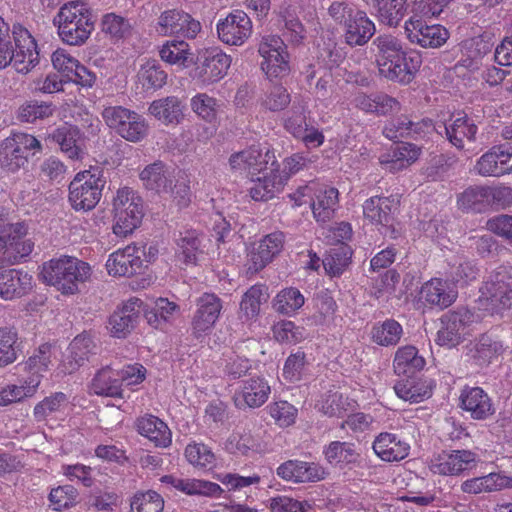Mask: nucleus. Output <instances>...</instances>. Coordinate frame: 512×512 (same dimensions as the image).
<instances>
[{
  "mask_svg": "<svg viewBox=\"0 0 512 512\" xmlns=\"http://www.w3.org/2000/svg\"><path fill=\"white\" fill-rule=\"evenodd\" d=\"M379 74L401 84H409L421 66L420 54L408 51L403 42L391 34H381L371 43Z\"/></svg>",
  "mask_w": 512,
  "mask_h": 512,
  "instance_id": "obj_1",
  "label": "nucleus"
},
{
  "mask_svg": "<svg viewBox=\"0 0 512 512\" xmlns=\"http://www.w3.org/2000/svg\"><path fill=\"white\" fill-rule=\"evenodd\" d=\"M28 228L24 221H15L10 210L0 205V264L11 266L25 260L34 244L26 239Z\"/></svg>",
  "mask_w": 512,
  "mask_h": 512,
  "instance_id": "obj_2",
  "label": "nucleus"
},
{
  "mask_svg": "<svg viewBox=\"0 0 512 512\" xmlns=\"http://www.w3.org/2000/svg\"><path fill=\"white\" fill-rule=\"evenodd\" d=\"M63 42L72 46L83 45L94 30L93 15L80 1L65 3L54 18Z\"/></svg>",
  "mask_w": 512,
  "mask_h": 512,
  "instance_id": "obj_3",
  "label": "nucleus"
},
{
  "mask_svg": "<svg viewBox=\"0 0 512 512\" xmlns=\"http://www.w3.org/2000/svg\"><path fill=\"white\" fill-rule=\"evenodd\" d=\"M88 263L71 256L53 258L42 265L41 277L49 285L55 286L63 294H74L78 284L90 276Z\"/></svg>",
  "mask_w": 512,
  "mask_h": 512,
  "instance_id": "obj_4",
  "label": "nucleus"
},
{
  "mask_svg": "<svg viewBox=\"0 0 512 512\" xmlns=\"http://www.w3.org/2000/svg\"><path fill=\"white\" fill-rule=\"evenodd\" d=\"M12 35L15 47L10 41L0 43V69L9 64L19 73L26 74L39 63L37 43L30 32L20 24H14Z\"/></svg>",
  "mask_w": 512,
  "mask_h": 512,
  "instance_id": "obj_5",
  "label": "nucleus"
},
{
  "mask_svg": "<svg viewBox=\"0 0 512 512\" xmlns=\"http://www.w3.org/2000/svg\"><path fill=\"white\" fill-rule=\"evenodd\" d=\"M113 233L125 238L140 224L144 216L143 200L131 188L119 189L113 198Z\"/></svg>",
  "mask_w": 512,
  "mask_h": 512,
  "instance_id": "obj_6",
  "label": "nucleus"
},
{
  "mask_svg": "<svg viewBox=\"0 0 512 512\" xmlns=\"http://www.w3.org/2000/svg\"><path fill=\"white\" fill-rule=\"evenodd\" d=\"M106 184L103 170L91 167L76 174L69 185V201L76 210H91L101 199Z\"/></svg>",
  "mask_w": 512,
  "mask_h": 512,
  "instance_id": "obj_7",
  "label": "nucleus"
},
{
  "mask_svg": "<svg viewBox=\"0 0 512 512\" xmlns=\"http://www.w3.org/2000/svg\"><path fill=\"white\" fill-rule=\"evenodd\" d=\"M42 151L41 142L27 133H13L0 145V165L8 172H16L28 164L30 156Z\"/></svg>",
  "mask_w": 512,
  "mask_h": 512,
  "instance_id": "obj_8",
  "label": "nucleus"
},
{
  "mask_svg": "<svg viewBox=\"0 0 512 512\" xmlns=\"http://www.w3.org/2000/svg\"><path fill=\"white\" fill-rule=\"evenodd\" d=\"M511 276L504 267L493 271L479 289L480 305L491 313H499L512 305Z\"/></svg>",
  "mask_w": 512,
  "mask_h": 512,
  "instance_id": "obj_9",
  "label": "nucleus"
},
{
  "mask_svg": "<svg viewBox=\"0 0 512 512\" xmlns=\"http://www.w3.org/2000/svg\"><path fill=\"white\" fill-rule=\"evenodd\" d=\"M106 124L123 139L137 143L148 134L146 120L136 113L121 106L107 107L103 111Z\"/></svg>",
  "mask_w": 512,
  "mask_h": 512,
  "instance_id": "obj_10",
  "label": "nucleus"
},
{
  "mask_svg": "<svg viewBox=\"0 0 512 512\" xmlns=\"http://www.w3.org/2000/svg\"><path fill=\"white\" fill-rule=\"evenodd\" d=\"M399 199L394 196H373L363 204V214L371 223L380 225L381 233L390 238L399 236V229L396 227L395 214L399 208Z\"/></svg>",
  "mask_w": 512,
  "mask_h": 512,
  "instance_id": "obj_11",
  "label": "nucleus"
},
{
  "mask_svg": "<svg viewBox=\"0 0 512 512\" xmlns=\"http://www.w3.org/2000/svg\"><path fill=\"white\" fill-rule=\"evenodd\" d=\"M258 52L263 57L261 69L269 81L277 78L281 79L289 74V54L287 46L280 37L268 36L263 38L259 44Z\"/></svg>",
  "mask_w": 512,
  "mask_h": 512,
  "instance_id": "obj_12",
  "label": "nucleus"
},
{
  "mask_svg": "<svg viewBox=\"0 0 512 512\" xmlns=\"http://www.w3.org/2000/svg\"><path fill=\"white\" fill-rule=\"evenodd\" d=\"M231 65V57L219 48H209L198 57L192 77L203 85L221 80Z\"/></svg>",
  "mask_w": 512,
  "mask_h": 512,
  "instance_id": "obj_13",
  "label": "nucleus"
},
{
  "mask_svg": "<svg viewBox=\"0 0 512 512\" xmlns=\"http://www.w3.org/2000/svg\"><path fill=\"white\" fill-rule=\"evenodd\" d=\"M405 32L412 43L423 48H439L449 38L448 30L438 24L429 25L422 17L413 15L405 23Z\"/></svg>",
  "mask_w": 512,
  "mask_h": 512,
  "instance_id": "obj_14",
  "label": "nucleus"
},
{
  "mask_svg": "<svg viewBox=\"0 0 512 512\" xmlns=\"http://www.w3.org/2000/svg\"><path fill=\"white\" fill-rule=\"evenodd\" d=\"M216 30L221 42L240 46L252 34V21L244 11L235 10L218 21Z\"/></svg>",
  "mask_w": 512,
  "mask_h": 512,
  "instance_id": "obj_15",
  "label": "nucleus"
},
{
  "mask_svg": "<svg viewBox=\"0 0 512 512\" xmlns=\"http://www.w3.org/2000/svg\"><path fill=\"white\" fill-rule=\"evenodd\" d=\"M459 408L476 421L489 420L496 413L492 398L479 386L466 385L463 387L459 396Z\"/></svg>",
  "mask_w": 512,
  "mask_h": 512,
  "instance_id": "obj_16",
  "label": "nucleus"
},
{
  "mask_svg": "<svg viewBox=\"0 0 512 512\" xmlns=\"http://www.w3.org/2000/svg\"><path fill=\"white\" fill-rule=\"evenodd\" d=\"M435 126L430 118L417 119L402 114L388 121L383 128V135L392 141H399L401 138L417 139L434 130Z\"/></svg>",
  "mask_w": 512,
  "mask_h": 512,
  "instance_id": "obj_17",
  "label": "nucleus"
},
{
  "mask_svg": "<svg viewBox=\"0 0 512 512\" xmlns=\"http://www.w3.org/2000/svg\"><path fill=\"white\" fill-rule=\"evenodd\" d=\"M157 31L161 35H180L184 38L194 39L201 31V24L190 14L182 10L164 11L158 21Z\"/></svg>",
  "mask_w": 512,
  "mask_h": 512,
  "instance_id": "obj_18",
  "label": "nucleus"
},
{
  "mask_svg": "<svg viewBox=\"0 0 512 512\" xmlns=\"http://www.w3.org/2000/svg\"><path fill=\"white\" fill-rule=\"evenodd\" d=\"M277 475L285 481L300 483H315L326 478L325 468L316 462L287 460L277 468Z\"/></svg>",
  "mask_w": 512,
  "mask_h": 512,
  "instance_id": "obj_19",
  "label": "nucleus"
},
{
  "mask_svg": "<svg viewBox=\"0 0 512 512\" xmlns=\"http://www.w3.org/2000/svg\"><path fill=\"white\" fill-rule=\"evenodd\" d=\"M477 455L470 450L443 451L431 460L430 469L435 474L458 475L477 464Z\"/></svg>",
  "mask_w": 512,
  "mask_h": 512,
  "instance_id": "obj_20",
  "label": "nucleus"
},
{
  "mask_svg": "<svg viewBox=\"0 0 512 512\" xmlns=\"http://www.w3.org/2000/svg\"><path fill=\"white\" fill-rule=\"evenodd\" d=\"M473 317V313L464 307L444 314L441 318L442 328L438 331V343L448 347L458 345L462 341L466 326L473 321Z\"/></svg>",
  "mask_w": 512,
  "mask_h": 512,
  "instance_id": "obj_21",
  "label": "nucleus"
},
{
  "mask_svg": "<svg viewBox=\"0 0 512 512\" xmlns=\"http://www.w3.org/2000/svg\"><path fill=\"white\" fill-rule=\"evenodd\" d=\"M142 301L131 298L109 317V330L113 337L126 338L136 327L142 314Z\"/></svg>",
  "mask_w": 512,
  "mask_h": 512,
  "instance_id": "obj_22",
  "label": "nucleus"
},
{
  "mask_svg": "<svg viewBox=\"0 0 512 512\" xmlns=\"http://www.w3.org/2000/svg\"><path fill=\"white\" fill-rule=\"evenodd\" d=\"M196 305L192 331L195 337L199 338L216 323L222 310V300L214 293H204L196 300Z\"/></svg>",
  "mask_w": 512,
  "mask_h": 512,
  "instance_id": "obj_23",
  "label": "nucleus"
},
{
  "mask_svg": "<svg viewBox=\"0 0 512 512\" xmlns=\"http://www.w3.org/2000/svg\"><path fill=\"white\" fill-rule=\"evenodd\" d=\"M325 460L340 470L361 468L363 457L357 445L346 441H332L323 449Z\"/></svg>",
  "mask_w": 512,
  "mask_h": 512,
  "instance_id": "obj_24",
  "label": "nucleus"
},
{
  "mask_svg": "<svg viewBox=\"0 0 512 512\" xmlns=\"http://www.w3.org/2000/svg\"><path fill=\"white\" fill-rule=\"evenodd\" d=\"M145 267L139 248L131 246L112 253L106 262L107 271L113 276L132 277L142 273Z\"/></svg>",
  "mask_w": 512,
  "mask_h": 512,
  "instance_id": "obj_25",
  "label": "nucleus"
},
{
  "mask_svg": "<svg viewBox=\"0 0 512 512\" xmlns=\"http://www.w3.org/2000/svg\"><path fill=\"white\" fill-rule=\"evenodd\" d=\"M283 244L284 234L282 232L266 235L250 254L248 272L257 273L262 270L281 252Z\"/></svg>",
  "mask_w": 512,
  "mask_h": 512,
  "instance_id": "obj_26",
  "label": "nucleus"
},
{
  "mask_svg": "<svg viewBox=\"0 0 512 512\" xmlns=\"http://www.w3.org/2000/svg\"><path fill=\"white\" fill-rule=\"evenodd\" d=\"M160 481L163 484L170 485L187 495L219 497L223 492L220 485L207 480L178 478L174 475H164L160 478Z\"/></svg>",
  "mask_w": 512,
  "mask_h": 512,
  "instance_id": "obj_27",
  "label": "nucleus"
},
{
  "mask_svg": "<svg viewBox=\"0 0 512 512\" xmlns=\"http://www.w3.org/2000/svg\"><path fill=\"white\" fill-rule=\"evenodd\" d=\"M32 277L22 270H0V297L4 300H12L27 293L31 288Z\"/></svg>",
  "mask_w": 512,
  "mask_h": 512,
  "instance_id": "obj_28",
  "label": "nucleus"
},
{
  "mask_svg": "<svg viewBox=\"0 0 512 512\" xmlns=\"http://www.w3.org/2000/svg\"><path fill=\"white\" fill-rule=\"evenodd\" d=\"M410 446L395 434L380 433L373 442L375 454L386 462L400 461L408 456Z\"/></svg>",
  "mask_w": 512,
  "mask_h": 512,
  "instance_id": "obj_29",
  "label": "nucleus"
},
{
  "mask_svg": "<svg viewBox=\"0 0 512 512\" xmlns=\"http://www.w3.org/2000/svg\"><path fill=\"white\" fill-rule=\"evenodd\" d=\"M443 129L447 140L459 150L464 149V139L475 142L478 132L477 124L466 114H458L451 124H443Z\"/></svg>",
  "mask_w": 512,
  "mask_h": 512,
  "instance_id": "obj_30",
  "label": "nucleus"
},
{
  "mask_svg": "<svg viewBox=\"0 0 512 512\" xmlns=\"http://www.w3.org/2000/svg\"><path fill=\"white\" fill-rule=\"evenodd\" d=\"M371 7L378 20L389 27H396L404 18L408 0H363Z\"/></svg>",
  "mask_w": 512,
  "mask_h": 512,
  "instance_id": "obj_31",
  "label": "nucleus"
},
{
  "mask_svg": "<svg viewBox=\"0 0 512 512\" xmlns=\"http://www.w3.org/2000/svg\"><path fill=\"white\" fill-rule=\"evenodd\" d=\"M143 186L156 193L168 192L173 176L165 163L158 160L147 165L139 174Z\"/></svg>",
  "mask_w": 512,
  "mask_h": 512,
  "instance_id": "obj_32",
  "label": "nucleus"
},
{
  "mask_svg": "<svg viewBox=\"0 0 512 512\" xmlns=\"http://www.w3.org/2000/svg\"><path fill=\"white\" fill-rule=\"evenodd\" d=\"M376 27L365 11L358 13L345 26V41L351 47L365 45L375 34Z\"/></svg>",
  "mask_w": 512,
  "mask_h": 512,
  "instance_id": "obj_33",
  "label": "nucleus"
},
{
  "mask_svg": "<svg viewBox=\"0 0 512 512\" xmlns=\"http://www.w3.org/2000/svg\"><path fill=\"white\" fill-rule=\"evenodd\" d=\"M90 393L98 396L122 398L121 379L109 365L97 371L89 386Z\"/></svg>",
  "mask_w": 512,
  "mask_h": 512,
  "instance_id": "obj_34",
  "label": "nucleus"
},
{
  "mask_svg": "<svg viewBox=\"0 0 512 512\" xmlns=\"http://www.w3.org/2000/svg\"><path fill=\"white\" fill-rule=\"evenodd\" d=\"M245 158L248 160V174L252 177L266 172L273 174L279 172V164L273 152L269 148L251 146L244 150Z\"/></svg>",
  "mask_w": 512,
  "mask_h": 512,
  "instance_id": "obj_35",
  "label": "nucleus"
},
{
  "mask_svg": "<svg viewBox=\"0 0 512 512\" xmlns=\"http://www.w3.org/2000/svg\"><path fill=\"white\" fill-rule=\"evenodd\" d=\"M137 431L152 441L155 446L167 447L171 444V432L168 426L153 415L141 417L136 423Z\"/></svg>",
  "mask_w": 512,
  "mask_h": 512,
  "instance_id": "obj_36",
  "label": "nucleus"
},
{
  "mask_svg": "<svg viewBox=\"0 0 512 512\" xmlns=\"http://www.w3.org/2000/svg\"><path fill=\"white\" fill-rule=\"evenodd\" d=\"M425 364V359L418 354L416 347L408 345L397 350L393 367L398 376L411 377L421 371Z\"/></svg>",
  "mask_w": 512,
  "mask_h": 512,
  "instance_id": "obj_37",
  "label": "nucleus"
},
{
  "mask_svg": "<svg viewBox=\"0 0 512 512\" xmlns=\"http://www.w3.org/2000/svg\"><path fill=\"white\" fill-rule=\"evenodd\" d=\"M97 345L92 337L84 332L77 335L68 347L67 364L72 372L89 360L91 355L96 354Z\"/></svg>",
  "mask_w": 512,
  "mask_h": 512,
  "instance_id": "obj_38",
  "label": "nucleus"
},
{
  "mask_svg": "<svg viewBox=\"0 0 512 512\" xmlns=\"http://www.w3.org/2000/svg\"><path fill=\"white\" fill-rule=\"evenodd\" d=\"M457 297V292L447 290L446 283L440 279H432L421 288V298L431 306L440 309L450 306Z\"/></svg>",
  "mask_w": 512,
  "mask_h": 512,
  "instance_id": "obj_39",
  "label": "nucleus"
},
{
  "mask_svg": "<svg viewBox=\"0 0 512 512\" xmlns=\"http://www.w3.org/2000/svg\"><path fill=\"white\" fill-rule=\"evenodd\" d=\"M458 206L461 210L473 213H483L489 209L488 186H472L458 196Z\"/></svg>",
  "mask_w": 512,
  "mask_h": 512,
  "instance_id": "obj_40",
  "label": "nucleus"
},
{
  "mask_svg": "<svg viewBox=\"0 0 512 512\" xmlns=\"http://www.w3.org/2000/svg\"><path fill=\"white\" fill-rule=\"evenodd\" d=\"M270 392V386L262 377H251L243 381L241 395L245 405L250 408L262 406L267 401Z\"/></svg>",
  "mask_w": 512,
  "mask_h": 512,
  "instance_id": "obj_41",
  "label": "nucleus"
},
{
  "mask_svg": "<svg viewBox=\"0 0 512 512\" xmlns=\"http://www.w3.org/2000/svg\"><path fill=\"white\" fill-rule=\"evenodd\" d=\"M182 109L181 101L175 96H169L153 101L149 107V112L163 123L170 124L180 121L183 117Z\"/></svg>",
  "mask_w": 512,
  "mask_h": 512,
  "instance_id": "obj_42",
  "label": "nucleus"
},
{
  "mask_svg": "<svg viewBox=\"0 0 512 512\" xmlns=\"http://www.w3.org/2000/svg\"><path fill=\"white\" fill-rule=\"evenodd\" d=\"M338 204V190L334 187L320 189L316 199L312 200L311 207L314 217L318 222L329 221Z\"/></svg>",
  "mask_w": 512,
  "mask_h": 512,
  "instance_id": "obj_43",
  "label": "nucleus"
},
{
  "mask_svg": "<svg viewBox=\"0 0 512 512\" xmlns=\"http://www.w3.org/2000/svg\"><path fill=\"white\" fill-rule=\"evenodd\" d=\"M268 294L263 285H253L242 296L240 302L239 317L242 320L249 321L256 318L260 312V306L266 302Z\"/></svg>",
  "mask_w": 512,
  "mask_h": 512,
  "instance_id": "obj_44",
  "label": "nucleus"
},
{
  "mask_svg": "<svg viewBox=\"0 0 512 512\" xmlns=\"http://www.w3.org/2000/svg\"><path fill=\"white\" fill-rule=\"evenodd\" d=\"M80 131L77 127L71 125H63L51 134V138L56 142L63 153L70 159H79L81 148L78 145Z\"/></svg>",
  "mask_w": 512,
  "mask_h": 512,
  "instance_id": "obj_45",
  "label": "nucleus"
},
{
  "mask_svg": "<svg viewBox=\"0 0 512 512\" xmlns=\"http://www.w3.org/2000/svg\"><path fill=\"white\" fill-rule=\"evenodd\" d=\"M255 185L250 188V195L256 201H267L275 196L283 187V178L278 172H266L257 177Z\"/></svg>",
  "mask_w": 512,
  "mask_h": 512,
  "instance_id": "obj_46",
  "label": "nucleus"
},
{
  "mask_svg": "<svg viewBox=\"0 0 512 512\" xmlns=\"http://www.w3.org/2000/svg\"><path fill=\"white\" fill-rule=\"evenodd\" d=\"M291 102V95L281 83L269 81L261 98V105L272 112L283 111Z\"/></svg>",
  "mask_w": 512,
  "mask_h": 512,
  "instance_id": "obj_47",
  "label": "nucleus"
},
{
  "mask_svg": "<svg viewBox=\"0 0 512 512\" xmlns=\"http://www.w3.org/2000/svg\"><path fill=\"white\" fill-rule=\"evenodd\" d=\"M137 77L145 91H154L166 84L167 73L156 60H150L141 66Z\"/></svg>",
  "mask_w": 512,
  "mask_h": 512,
  "instance_id": "obj_48",
  "label": "nucleus"
},
{
  "mask_svg": "<svg viewBox=\"0 0 512 512\" xmlns=\"http://www.w3.org/2000/svg\"><path fill=\"white\" fill-rule=\"evenodd\" d=\"M508 152L504 151L501 147H492L489 151L483 154L476 163L475 169L478 174L482 176L499 177L509 173V168L498 165L500 157L508 156Z\"/></svg>",
  "mask_w": 512,
  "mask_h": 512,
  "instance_id": "obj_49",
  "label": "nucleus"
},
{
  "mask_svg": "<svg viewBox=\"0 0 512 512\" xmlns=\"http://www.w3.org/2000/svg\"><path fill=\"white\" fill-rule=\"evenodd\" d=\"M394 390L399 398L411 403H418L431 395V389L417 381L415 376L396 382Z\"/></svg>",
  "mask_w": 512,
  "mask_h": 512,
  "instance_id": "obj_50",
  "label": "nucleus"
},
{
  "mask_svg": "<svg viewBox=\"0 0 512 512\" xmlns=\"http://www.w3.org/2000/svg\"><path fill=\"white\" fill-rule=\"evenodd\" d=\"M351 249L347 245L330 248L322 264L326 272L332 276H340L351 261Z\"/></svg>",
  "mask_w": 512,
  "mask_h": 512,
  "instance_id": "obj_51",
  "label": "nucleus"
},
{
  "mask_svg": "<svg viewBox=\"0 0 512 512\" xmlns=\"http://www.w3.org/2000/svg\"><path fill=\"white\" fill-rule=\"evenodd\" d=\"M190 54L189 44L183 40H169L160 49V57L163 61L181 67L189 66Z\"/></svg>",
  "mask_w": 512,
  "mask_h": 512,
  "instance_id": "obj_52",
  "label": "nucleus"
},
{
  "mask_svg": "<svg viewBox=\"0 0 512 512\" xmlns=\"http://www.w3.org/2000/svg\"><path fill=\"white\" fill-rule=\"evenodd\" d=\"M502 352L503 345L500 341L494 340L488 335H482L475 345L472 358L478 366L484 367Z\"/></svg>",
  "mask_w": 512,
  "mask_h": 512,
  "instance_id": "obj_53",
  "label": "nucleus"
},
{
  "mask_svg": "<svg viewBox=\"0 0 512 512\" xmlns=\"http://www.w3.org/2000/svg\"><path fill=\"white\" fill-rule=\"evenodd\" d=\"M55 111L51 102L30 100L23 103L17 111V119L20 122L34 123L38 119L50 117Z\"/></svg>",
  "mask_w": 512,
  "mask_h": 512,
  "instance_id": "obj_54",
  "label": "nucleus"
},
{
  "mask_svg": "<svg viewBox=\"0 0 512 512\" xmlns=\"http://www.w3.org/2000/svg\"><path fill=\"white\" fill-rule=\"evenodd\" d=\"M176 244L178 246V256L182 257L183 262H196L197 253L200 251L201 246L200 234L196 230L179 232Z\"/></svg>",
  "mask_w": 512,
  "mask_h": 512,
  "instance_id": "obj_55",
  "label": "nucleus"
},
{
  "mask_svg": "<svg viewBox=\"0 0 512 512\" xmlns=\"http://www.w3.org/2000/svg\"><path fill=\"white\" fill-rule=\"evenodd\" d=\"M305 303V298L301 292L294 287L281 290L273 300V308L285 315H292L300 309Z\"/></svg>",
  "mask_w": 512,
  "mask_h": 512,
  "instance_id": "obj_56",
  "label": "nucleus"
},
{
  "mask_svg": "<svg viewBox=\"0 0 512 512\" xmlns=\"http://www.w3.org/2000/svg\"><path fill=\"white\" fill-rule=\"evenodd\" d=\"M18 332L14 327L0 328V367H5L17 359Z\"/></svg>",
  "mask_w": 512,
  "mask_h": 512,
  "instance_id": "obj_57",
  "label": "nucleus"
},
{
  "mask_svg": "<svg viewBox=\"0 0 512 512\" xmlns=\"http://www.w3.org/2000/svg\"><path fill=\"white\" fill-rule=\"evenodd\" d=\"M40 384L38 378H29L25 385H8L0 390V406H7L19 402L26 397H31Z\"/></svg>",
  "mask_w": 512,
  "mask_h": 512,
  "instance_id": "obj_58",
  "label": "nucleus"
},
{
  "mask_svg": "<svg viewBox=\"0 0 512 512\" xmlns=\"http://www.w3.org/2000/svg\"><path fill=\"white\" fill-rule=\"evenodd\" d=\"M402 332V326L396 320L389 319L379 326H374L371 334L373 341L378 345L390 346L399 342Z\"/></svg>",
  "mask_w": 512,
  "mask_h": 512,
  "instance_id": "obj_59",
  "label": "nucleus"
},
{
  "mask_svg": "<svg viewBox=\"0 0 512 512\" xmlns=\"http://www.w3.org/2000/svg\"><path fill=\"white\" fill-rule=\"evenodd\" d=\"M421 154V148L416 144L403 142L391 155L390 171L403 169L415 162Z\"/></svg>",
  "mask_w": 512,
  "mask_h": 512,
  "instance_id": "obj_60",
  "label": "nucleus"
},
{
  "mask_svg": "<svg viewBox=\"0 0 512 512\" xmlns=\"http://www.w3.org/2000/svg\"><path fill=\"white\" fill-rule=\"evenodd\" d=\"M456 161L457 159L454 155H436L430 159L429 163L423 170V174L429 180H441Z\"/></svg>",
  "mask_w": 512,
  "mask_h": 512,
  "instance_id": "obj_61",
  "label": "nucleus"
},
{
  "mask_svg": "<svg viewBox=\"0 0 512 512\" xmlns=\"http://www.w3.org/2000/svg\"><path fill=\"white\" fill-rule=\"evenodd\" d=\"M132 26L128 19L109 13L102 19V31L112 38L123 39L130 35Z\"/></svg>",
  "mask_w": 512,
  "mask_h": 512,
  "instance_id": "obj_62",
  "label": "nucleus"
},
{
  "mask_svg": "<svg viewBox=\"0 0 512 512\" xmlns=\"http://www.w3.org/2000/svg\"><path fill=\"white\" fill-rule=\"evenodd\" d=\"M130 507L133 512H162L164 500L157 492L148 491L136 494L131 501Z\"/></svg>",
  "mask_w": 512,
  "mask_h": 512,
  "instance_id": "obj_63",
  "label": "nucleus"
},
{
  "mask_svg": "<svg viewBox=\"0 0 512 512\" xmlns=\"http://www.w3.org/2000/svg\"><path fill=\"white\" fill-rule=\"evenodd\" d=\"M185 457L190 464L201 468L212 466L215 461L211 448L203 443L188 444L185 448Z\"/></svg>",
  "mask_w": 512,
  "mask_h": 512,
  "instance_id": "obj_64",
  "label": "nucleus"
}]
</instances>
